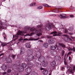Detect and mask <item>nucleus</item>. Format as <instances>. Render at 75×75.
Listing matches in <instances>:
<instances>
[{"label":"nucleus","mask_w":75,"mask_h":75,"mask_svg":"<svg viewBox=\"0 0 75 75\" xmlns=\"http://www.w3.org/2000/svg\"><path fill=\"white\" fill-rule=\"evenodd\" d=\"M71 54V52H69L68 54L67 55V57H68V56L69 55V54Z\"/></svg>","instance_id":"nucleus-44"},{"label":"nucleus","mask_w":75,"mask_h":75,"mask_svg":"<svg viewBox=\"0 0 75 75\" xmlns=\"http://www.w3.org/2000/svg\"><path fill=\"white\" fill-rule=\"evenodd\" d=\"M52 16H53L54 17H55V14H53L52 15Z\"/></svg>","instance_id":"nucleus-52"},{"label":"nucleus","mask_w":75,"mask_h":75,"mask_svg":"<svg viewBox=\"0 0 75 75\" xmlns=\"http://www.w3.org/2000/svg\"><path fill=\"white\" fill-rule=\"evenodd\" d=\"M42 27V25H39L38 26V28H41Z\"/></svg>","instance_id":"nucleus-38"},{"label":"nucleus","mask_w":75,"mask_h":75,"mask_svg":"<svg viewBox=\"0 0 75 75\" xmlns=\"http://www.w3.org/2000/svg\"><path fill=\"white\" fill-rule=\"evenodd\" d=\"M64 75V74H63V75Z\"/></svg>","instance_id":"nucleus-64"},{"label":"nucleus","mask_w":75,"mask_h":75,"mask_svg":"<svg viewBox=\"0 0 75 75\" xmlns=\"http://www.w3.org/2000/svg\"><path fill=\"white\" fill-rule=\"evenodd\" d=\"M35 5V2H34L32 4L30 5V6H34Z\"/></svg>","instance_id":"nucleus-30"},{"label":"nucleus","mask_w":75,"mask_h":75,"mask_svg":"<svg viewBox=\"0 0 75 75\" xmlns=\"http://www.w3.org/2000/svg\"><path fill=\"white\" fill-rule=\"evenodd\" d=\"M3 74H4L3 75H9L8 74H6V72H3Z\"/></svg>","instance_id":"nucleus-39"},{"label":"nucleus","mask_w":75,"mask_h":75,"mask_svg":"<svg viewBox=\"0 0 75 75\" xmlns=\"http://www.w3.org/2000/svg\"><path fill=\"white\" fill-rule=\"evenodd\" d=\"M34 34V33H31L30 34H26L25 35V37L26 36H32L33 35V34Z\"/></svg>","instance_id":"nucleus-21"},{"label":"nucleus","mask_w":75,"mask_h":75,"mask_svg":"<svg viewBox=\"0 0 75 75\" xmlns=\"http://www.w3.org/2000/svg\"><path fill=\"white\" fill-rule=\"evenodd\" d=\"M5 59L8 63H10V62H11V59L10 58H5Z\"/></svg>","instance_id":"nucleus-17"},{"label":"nucleus","mask_w":75,"mask_h":75,"mask_svg":"<svg viewBox=\"0 0 75 75\" xmlns=\"http://www.w3.org/2000/svg\"><path fill=\"white\" fill-rule=\"evenodd\" d=\"M64 52H64V50L62 51V56H63V55H64Z\"/></svg>","instance_id":"nucleus-40"},{"label":"nucleus","mask_w":75,"mask_h":75,"mask_svg":"<svg viewBox=\"0 0 75 75\" xmlns=\"http://www.w3.org/2000/svg\"><path fill=\"white\" fill-rule=\"evenodd\" d=\"M36 64H37L38 65V63H36Z\"/></svg>","instance_id":"nucleus-62"},{"label":"nucleus","mask_w":75,"mask_h":75,"mask_svg":"<svg viewBox=\"0 0 75 75\" xmlns=\"http://www.w3.org/2000/svg\"><path fill=\"white\" fill-rule=\"evenodd\" d=\"M48 43H44L43 44V46L45 47V48H47L48 47Z\"/></svg>","instance_id":"nucleus-25"},{"label":"nucleus","mask_w":75,"mask_h":75,"mask_svg":"<svg viewBox=\"0 0 75 75\" xmlns=\"http://www.w3.org/2000/svg\"><path fill=\"white\" fill-rule=\"evenodd\" d=\"M1 68L2 69V70H4V71H6V69H7V68H6V66L4 64H3L2 66L1 67Z\"/></svg>","instance_id":"nucleus-15"},{"label":"nucleus","mask_w":75,"mask_h":75,"mask_svg":"<svg viewBox=\"0 0 75 75\" xmlns=\"http://www.w3.org/2000/svg\"><path fill=\"white\" fill-rule=\"evenodd\" d=\"M45 58L43 56H40V57H39L38 60L40 61L41 62H43V67H47L48 65V63L47 62H45L44 61H42L43 60V59H44Z\"/></svg>","instance_id":"nucleus-4"},{"label":"nucleus","mask_w":75,"mask_h":75,"mask_svg":"<svg viewBox=\"0 0 75 75\" xmlns=\"http://www.w3.org/2000/svg\"><path fill=\"white\" fill-rule=\"evenodd\" d=\"M71 57H69V60H71Z\"/></svg>","instance_id":"nucleus-54"},{"label":"nucleus","mask_w":75,"mask_h":75,"mask_svg":"<svg viewBox=\"0 0 75 75\" xmlns=\"http://www.w3.org/2000/svg\"><path fill=\"white\" fill-rule=\"evenodd\" d=\"M54 39H51L50 40H49L48 41V43L49 44H54Z\"/></svg>","instance_id":"nucleus-13"},{"label":"nucleus","mask_w":75,"mask_h":75,"mask_svg":"<svg viewBox=\"0 0 75 75\" xmlns=\"http://www.w3.org/2000/svg\"><path fill=\"white\" fill-rule=\"evenodd\" d=\"M68 30H69V31H72L73 30V28L70 27L69 28Z\"/></svg>","instance_id":"nucleus-29"},{"label":"nucleus","mask_w":75,"mask_h":75,"mask_svg":"<svg viewBox=\"0 0 75 75\" xmlns=\"http://www.w3.org/2000/svg\"><path fill=\"white\" fill-rule=\"evenodd\" d=\"M30 31H35V28H32L30 29Z\"/></svg>","instance_id":"nucleus-27"},{"label":"nucleus","mask_w":75,"mask_h":75,"mask_svg":"<svg viewBox=\"0 0 75 75\" xmlns=\"http://www.w3.org/2000/svg\"><path fill=\"white\" fill-rule=\"evenodd\" d=\"M6 28H3V26L0 25V29H6Z\"/></svg>","instance_id":"nucleus-34"},{"label":"nucleus","mask_w":75,"mask_h":75,"mask_svg":"<svg viewBox=\"0 0 75 75\" xmlns=\"http://www.w3.org/2000/svg\"><path fill=\"white\" fill-rule=\"evenodd\" d=\"M7 44H10V45H13V42H12V41H11L9 42L8 43H7Z\"/></svg>","instance_id":"nucleus-31"},{"label":"nucleus","mask_w":75,"mask_h":75,"mask_svg":"<svg viewBox=\"0 0 75 75\" xmlns=\"http://www.w3.org/2000/svg\"><path fill=\"white\" fill-rule=\"evenodd\" d=\"M1 24V25H2V24Z\"/></svg>","instance_id":"nucleus-63"},{"label":"nucleus","mask_w":75,"mask_h":75,"mask_svg":"<svg viewBox=\"0 0 75 75\" xmlns=\"http://www.w3.org/2000/svg\"><path fill=\"white\" fill-rule=\"evenodd\" d=\"M68 50L69 51H73L74 52L75 51V48L74 47H73V49H71V48H69L68 49Z\"/></svg>","instance_id":"nucleus-22"},{"label":"nucleus","mask_w":75,"mask_h":75,"mask_svg":"<svg viewBox=\"0 0 75 75\" xmlns=\"http://www.w3.org/2000/svg\"><path fill=\"white\" fill-rule=\"evenodd\" d=\"M63 35V36H65V37H67V40H70V41H72V39H71L69 38V36H68L67 35Z\"/></svg>","instance_id":"nucleus-24"},{"label":"nucleus","mask_w":75,"mask_h":75,"mask_svg":"<svg viewBox=\"0 0 75 75\" xmlns=\"http://www.w3.org/2000/svg\"><path fill=\"white\" fill-rule=\"evenodd\" d=\"M24 31H18L17 33V34L13 35L14 40H16L18 38V35H21L23 34H25L27 33V30H29V28L26 26L24 28Z\"/></svg>","instance_id":"nucleus-3"},{"label":"nucleus","mask_w":75,"mask_h":75,"mask_svg":"<svg viewBox=\"0 0 75 75\" xmlns=\"http://www.w3.org/2000/svg\"><path fill=\"white\" fill-rule=\"evenodd\" d=\"M70 17L71 18H73L74 17V16L73 15H70Z\"/></svg>","instance_id":"nucleus-42"},{"label":"nucleus","mask_w":75,"mask_h":75,"mask_svg":"<svg viewBox=\"0 0 75 75\" xmlns=\"http://www.w3.org/2000/svg\"><path fill=\"white\" fill-rule=\"evenodd\" d=\"M10 50H13V49H12V48H11Z\"/></svg>","instance_id":"nucleus-59"},{"label":"nucleus","mask_w":75,"mask_h":75,"mask_svg":"<svg viewBox=\"0 0 75 75\" xmlns=\"http://www.w3.org/2000/svg\"><path fill=\"white\" fill-rule=\"evenodd\" d=\"M28 39L27 38H25L24 39V41H27V40H28Z\"/></svg>","instance_id":"nucleus-45"},{"label":"nucleus","mask_w":75,"mask_h":75,"mask_svg":"<svg viewBox=\"0 0 75 75\" xmlns=\"http://www.w3.org/2000/svg\"><path fill=\"white\" fill-rule=\"evenodd\" d=\"M57 47V50L59 51L60 50H61L62 49V48H65V45L64 44H63V43H57L56 46H51L50 48L51 50H55Z\"/></svg>","instance_id":"nucleus-2"},{"label":"nucleus","mask_w":75,"mask_h":75,"mask_svg":"<svg viewBox=\"0 0 75 75\" xmlns=\"http://www.w3.org/2000/svg\"><path fill=\"white\" fill-rule=\"evenodd\" d=\"M4 55V53H2L1 54H0V57H1V55Z\"/></svg>","instance_id":"nucleus-48"},{"label":"nucleus","mask_w":75,"mask_h":75,"mask_svg":"<svg viewBox=\"0 0 75 75\" xmlns=\"http://www.w3.org/2000/svg\"><path fill=\"white\" fill-rule=\"evenodd\" d=\"M42 8V6H39L38 7V9H41V8Z\"/></svg>","instance_id":"nucleus-35"},{"label":"nucleus","mask_w":75,"mask_h":75,"mask_svg":"<svg viewBox=\"0 0 75 75\" xmlns=\"http://www.w3.org/2000/svg\"><path fill=\"white\" fill-rule=\"evenodd\" d=\"M47 58H50V56H47Z\"/></svg>","instance_id":"nucleus-58"},{"label":"nucleus","mask_w":75,"mask_h":75,"mask_svg":"<svg viewBox=\"0 0 75 75\" xmlns=\"http://www.w3.org/2000/svg\"><path fill=\"white\" fill-rule=\"evenodd\" d=\"M7 44L6 43H2V45L3 47H4V46H6L7 45Z\"/></svg>","instance_id":"nucleus-28"},{"label":"nucleus","mask_w":75,"mask_h":75,"mask_svg":"<svg viewBox=\"0 0 75 75\" xmlns=\"http://www.w3.org/2000/svg\"><path fill=\"white\" fill-rule=\"evenodd\" d=\"M41 33H42V31L41 30H35V33L37 34V35L38 36L42 35Z\"/></svg>","instance_id":"nucleus-9"},{"label":"nucleus","mask_w":75,"mask_h":75,"mask_svg":"<svg viewBox=\"0 0 75 75\" xmlns=\"http://www.w3.org/2000/svg\"><path fill=\"white\" fill-rule=\"evenodd\" d=\"M15 75H18V72H16Z\"/></svg>","instance_id":"nucleus-46"},{"label":"nucleus","mask_w":75,"mask_h":75,"mask_svg":"<svg viewBox=\"0 0 75 75\" xmlns=\"http://www.w3.org/2000/svg\"><path fill=\"white\" fill-rule=\"evenodd\" d=\"M69 34L70 35H72V33H69Z\"/></svg>","instance_id":"nucleus-56"},{"label":"nucleus","mask_w":75,"mask_h":75,"mask_svg":"<svg viewBox=\"0 0 75 75\" xmlns=\"http://www.w3.org/2000/svg\"><path fill=\"white\" fill-rule=\"evenodd\" d=\"M34 57L33 56V55H30V56H26L27 59L26 61H31V60H33V59H34Z\"/></svg>","instance_id":"nucleus-7"},{"label":"nucleus","mask_w":75,"mask_h":75,"mask_svg":"<svg viewBox=\"0 0 75 75\" xmlns=\"http://www.w3.org/2000/svg\"><path fill=\"white\" fill-rule=\"evenodd\" d=\"M40 69H41V70H44V68H41Z\"/></svg>","instance_id":"nucleus-55"},{"label":"nucleus","mask_w":75,"mask_h":75,"mask_svg":"<svg viewBox=\"0 0 75 75\" xmlns=\"http://www.w3.org/2000/svg\"><path fill=\"white\" fill-rule=\"evenodd\" d=\"M51 73H50V74H49V75H51Z\"/></svg>","instance_id":"nucleus-61"},{"label":"nucleus","mask_w":75,"mask_h":75,"mask_svg":"<svg viewBox=\"0 0 75 75\" xmlns=\"http://www.w3.org/2000/svg\"><path fill=\"white\" fill-rule=\"evenodd\" d=\"M25 52V50H24V48H21V53L20 54L21 55L22 54H24V52Z\"/></svg>","instance_id":"nucleus-16"},{"label":"nucleus","mask_w":75,"mask_h":75,"mask_svg":"<svg viewBox=\"0 0 75 75\" xmlns=\"http://www.w3.org/2000/svg\"><path fill=\"white\" fill-rule=\"evenodd\" d=\"M39 38H38L37 39H35V40H39Z\"/></svg>","instance_id":"nucleus-49"},{"label":"nucleus","mask_w":75,"mask_h":75,"mask_svg":"<svg viewBox=\"0 0 75 75\" xmlns=\"http://www.w3.org/2000/svg\"><path fill=\"white\" fill-rule=\"evenodd\" d=\"M25 71L27 73L31 74L30 73L31 72V69L30 68H27L25 69Z\"/></svg>","instance_id":"nucleus-10"},{"label":"nucleus","mask_w":75,"mask_h":75,"mask_svg":"<svg viewBox=\"0 0 75 75\" xmlns=\"http://www.w3.org/2000/svg\"><path fill=\"white\" fill-rule=\"evenodd\" d=\"M43 6H45V7H50V6L48 5V4H43Z\"/></svg>","instance_id":"nucleus-26"},{"label":"nucleus","mask_w":75,"mask_h":75,"mask_svg":"<svg viewBox=\"0 0 75 75\" xmlns=\"http://www.w3.org/2000/svg\"><path fill=\"white\" fill-rule=\"evenodd\" d=\"M25 46L27 48H31V46L29 43L26 44Z\"/></svg>","instance_id":"nucleus-23"},{"label":"nucleus","mask_w":75,"mask_h":75,"mask_svg":"<svg viewBox=\"0 0 75 75\" xmlns=\"http://www.w3.org/2000/svg\"><path fill=\"white\" fill-rule=\"evenodd\" d=\"M3 35L4 37V40L5 41L6 40V34H5V33L4 32L3 33Z\"/></svg>","instance_id":"nucleus-20"},{"label":"nucleus","mask_w":75,"mask_h":75,"mask_svg":"<svg viewBox=\"0 0 75 75\" xmlns=\"http://www.w3.org/2000/svg\"><path fill=\"white\" fill-rule=\"evenodd\" d=\"M11 72V70L9 69L8 70L7 72V73H10V72Z\"/></svg>","instance_id":"nucleus-37"},{"label":"nucleus","mask_w":75,"mask_h":75,"mask_svg":"<svg viewBox=\"0 0 75 75\" xmlns=\"http://www.w3.org/2000/svg\"><path fill=\"white\" fill-rule=\"evenodd\" d=\"M48 71L47 70L45 69L43 71V75H45L48 74Z\"/></svg>","instance_id":"nucleus-14"},{"label":"nucleus","mask_w":75,"mask_h":75,"mask_svg":"<svg viewBox=\"0 0 75 75\" xmlns=\"http://www.w3.org/2000/svg\"><path fill=\"white\" fill-rule=\"evenodd\" d=\"M23 38L22 37H21V38L19 40V41H21L22 40H23Z\"/></svg>","instance_id":"nucleus-43"},{"label":"nucleus","mask_w":75,"mask_h":75,"mask_svg":"<svg viewBox=\"0 0 75 75\" xmlns=\"http://www.w3.org/2000/svg\"><path fill=\"white\" fill-rule=\"evenodd\" d=\"M53 34V37H54V36H60V34H62V33H61L60 32H58L57 34V32L54 31V32L51 33L50 34Z\"/></svg>","instance_id":"nucleus-8"},{"label":"nucleus","mask_w":75,"mask_h":75,"mask_svg":"<svg viewBox=\"0 0 75 75\" xmlns=\"http://www.w3.org/2000/svg\"><path fill=\"white\" fill-rule=\"evenodd\" d=\"M55 58H58V57L57 56H56L55 57Z\"/></svg>","instance_id":"nucleus-53"},{"label":"nucleus","mask_w":75,"mask_h":75,"mask_svg":"<svg viewBox=\"0 0 75 75\" xmlns=\"http://www.w3.org/2000/svg\"><path fill=\"white\" fill-rule=\"evenodd\" d=\"M64 33H66V34L68 33V30H67V29H64Z\"/></svg>","instance_id":"nucleus-32"},{"label":"nucleus","mask_w":75,"mask_h":75,"mask_svg":"<svg viewBox=\"0 0 75 75\" xmlns=\"http://www.w3.org/2000/svg\"><path fill=\"white\" fill-rule=\"evenodd\" d=\"M67 69L70 72L72 73L75 71V66H74L71 67H67Z\"/></svg>","instance_id":"nucleus-6"},{"label":"nucleus","mask_w":75,"mask_h":75,"mask_svg":"<svg viewBox=\"0 0 75 75\" xmlns=\"http://www.w3.org/2000/svg\"><path fill=\"white\" fill-rule=\"evenodd\" d=\"M59 17L61 18H66V15L64 14H60Z\"/></svg>","instance_id":"nucleus-12"},{"label":"nucleus","mask_w":75,"mask_h":75,"mask_svg":"<svg viewBox=\"0 0 75 75\" xmlns=\"http://www.w3.org/2000/svg\"><path fill=\"white\" fill-rule=\"evenodd\" d=\"M55 62L53 61L51 63V65L52 67H54L55 65Z\"/></svg>","instance_id":"nucleus-19"},{"label":"nucleus","mask_w":75,"mask_h":75,"mask_svg":"<svg viewBox=\"0 0 75 75\" xmlns=\"http://www.w3.org/2000/svg\"><path fill=\"white\" fill-rule=\"evenodd\" d=\"M54 25L53 24H52L51 25L49 23H47L45 25V29L47 31H49L50 30L51 28H54Z\"/></svg>","instance_id":"nucleus-5"},{"label":"nucleus","mask_w":75,"mask_h":75,"mask_svg":"<svg viewBox=\"0 0 75 75\" xmlns=\"http://www.w3.org/2000/svg\"><path fill=\"white\" fill-rule=\"evenodd\" d=\"M20 62L19 61H17L16 62V64L14 65V69L16 71L19 72H22L24 71V68H25L27 67V64L25 63H23L22 64V66L20 67Z\"/></svg>","instance_id":"nucleus-1"},{"label":"nucleus","mask_w":75,"mask_h":75,"mask_svg":"<svg viewBox=\"0 0 75 75\" xmlns=\"http://www.w3.org/2000/svg\"><path fill=\"white\" fill-rule=\"evenodd\" d=\"M50 54H53L54 53H53V51H51L50 52Z\"/></svg>","instance_id":"nucleus-47"},{"label":"nucleus","mask_w":75,"mask_h":75,"mask_svg":"<svg viewBox=\"0 0 75 75\" xmlns=\"http://www.w3.org/2000/svg\"><path fill=\"white\" fill-rule=\"evenodd\" d=\"M64 63L65 65H67V62H66L65 60L64 61Z\"/></svg>","instance_id":"nucleus-41"},{"label":"nucleus","mask_w":75,"mask_h":75,"mask_svg":"<svg viewBox=\"0 0 75 75\" xmlns=\"http://www.w3.org/2000/svg\"><path fill=\"white\" fill-rule=\"evenodd\" d=\"M39 41H40V42H42V40H40L38 41V42H39Z\"/></svg>","instance_id":"nucleus-50"},{"label":"nucleus","mask_w":75,"mask_h":75,"mask_svg":"<svg viewBox=\"0 0 75 75\" xmlns=\"http://www.w3.org/2000/svg\"><path fill=\"white\" fill-rule=\"evenodd\" d=\"M42 38H44V37H42Z\"/></svg>","instance_id":"nucleus-60"},{"label":"nucleus","mask_w":75,"mask_h":75,"mask_svg":"<svg viewBox=\"0 0 75 75\" xmlns=\"http://www.w3.org/2000/svg\"><path fill=\"white\" fill-rule=\"evenodd\" d=\"M64 69V67H62V71H63Z\"/></svg>","instance_id":"nucleus-51"},{"label":"nucleus","mask_w":75,"mask_h":75,"mask_svg":"<svg viewBox=\"0 0 75 75\" xmlns=\"http://www.w3.org/2000/svg\"><path fill=\"white\" fill-rule=\"evenodd\" d=\"M71 38H72V39H74V38L72 36L71 37Z\"/></svg>","instance_id":"nucleus-57"},{"label":"nucleus","mask_w":75,"mask_h":75,"mask_svg":"<svg viewBox=\"0 0 75 75\" xmlns=\"http://www.w3.org/2000/svg\"><path fill=\"white\" fill-rule=\"evenodd\" d=\"M28 65L29 67H32L33 66V64L32 63L30 62H29L28 63Z\"/></svg>","instance_id":"nucleus-18"},{"label":"nucleus","mask_w":75,"mask_h":75,"mask_svg":"<svg viewBox=\"0 0 75 75\" xmlns=\"http://www.w3.org/2000/svg\"><path fill=\"white\" fill-rule=\"evenodd\" d=\"M47 38H52V36H51L50 35L47 36Z\"/></svg>","instance_id":"nucleus-36"},{"label":"nucleus","mask_w":75,"mask_h":75,"mask_svg":"<svg viewBox=\"0 0 75 75\" xmlns=\"http://www.w3.org/2000/svg\"><path fill=\"white\" fill-rule=\"evenodd\" d=\"M16 55L12 54L11 56V57L13 58V59H14V58L16 57Z\"/></svg>","instance_id":"nucleus-33"},{"label":"nucleus","mask_w":75,"mask_h":75,"mask_svg":"<svg viewBox=\"0 0 75 75\" xmlns=\"http://www.w3.org/2000/svg\"><path fill=\"white\" fill-rule=\"evenodd\" d=\"M61 8H57L56 10H54L53 11V12H54V13H60L59 12V10H61Z\"/></svg>","instance_id":"nucleus-11"}]
</instances>
